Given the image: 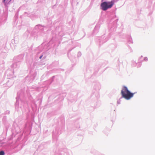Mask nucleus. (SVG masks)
<instances>
[{
  "instance_id": "obj_6",
  "label": "nucleus",
  "mask_w": 155,
  "mask_h": 155,
  "mask_svg": "<svg viewBox=\"0 0 155 155\" xmlns=\"http://www.w3.org/2000/svg\"><path fill=\"white\" fill-rule=\"evenodd\" d=\"M5 1V0H4V2Z\"/></svg>"
},
{
  "instance_id": "obj_5",
  "label": "nucleus",
  "mask_w": 155,
  "mask_h": 155,
  "mask_svg": "<svg viewBox=\"0 0 155 155\" xmlns=\"http://www.w3.org/2000/svg\"><path fill=\"white\" fill-rule=\"evenodd\" d=\"M42 56H43V55H41V56L39 57V58H40V59H41V58H42Z\"/></svg>"
},
{
  "instance_id": "obj_1",
  "label": "nucleus",
  "mask_w": 155,
  "mask_h": 155,
  "mask_svg": "<svg viewBox=\"0 0 155 155\" xmlns=\"http://www.w3.org/2000/svg\"><path fill=\"white\" fill-rule=\"evenodd\" d=\"M121 94L123 97L128 100L133 97L135 94L131 93L125 86H123L121 92Z\"/></svg>"
},
{
  "instance_id": "obj_3",
  "label": "nucleus",
  "mask_w": 155,
  "mask_h": 155,
  "mask_svg": "<svg viewBox=\"0 0 155 155\" xmlns=\"http://www.w3.org/2000/svg\"><path fill=\"white\" fill-rule=\"evenodd\" d=\"M5 154L4 152L2 151L0 152V155H4Z\"/></svg>"
},
{
  "instance_id": "obj_4",
  "label": "nucleus",
  "mask_w": 155,
  "mask_h": 155,
  "mask_svg": "<svg viewBox=\"0 0 155 155\" xmlns=\"http://www.w3.org/2000/svg\"><path fill=\"white\" fill-rule=\"evenodd\" d=\"M144 60L145 61H147L148 60V59H147V57H146V58H144Z\"/></svg>"
},
{
  "instance_id": "obj_2",
  "label": "nucleus",
  "mask_w": 155,
  "mask_h": 155,
  "mask_svg": "<svg viewBox=\"0 0 155 155\" xmlns=\"http://www.w3.org/2000/svg\"><path fill=\"white\" fill-rule=\"evenodd\" d=\"M114 0H112L110 2H104L101 3V6L104 11L106 10L108 8H111L114 4Z\"/></svg>"
}]
</instances>
